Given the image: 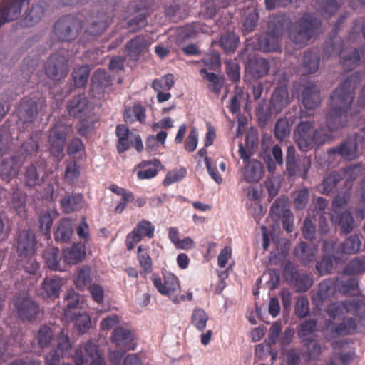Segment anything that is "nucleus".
Wrapping results in <instances>:
<instances>
[{
  "instance_id": "a878e982",
  "label": "nucleus",
  "mask_w": 365,
  "mask_h": 365,
  "mask_svg": "<svg viewBox=\"0 0 365 365\" xmlns=\"http://www.w3.org/2000/svg\"><path fill=\"white\" fill-rule=\"evenodd\" d=\"M339 277L328 278L319 284L317 297L321 302L331 297L336 292Z\"/></svg>"
},
{
  "instance_id": "b1692460",
  "label": "nucleus",
  "mask_w": 365,
  "mask_h": 365,
  "mask_svg": "<svg viewBox=\"0 0 365 365\" xmlns=\"http://www.w3.org/2000/svg\"><path fill=\"white\" fill-rule=\"evenodd\" d=\"M357 327L358 324L356 319L345 317L341 322L334 324L331 330L334 336H348L354 334Z\"/></svg>"
},
{
  "instance_id": "4468645a",
  "label": "nucleus",
  "mask_w": 365,
  "mask_h": 365,
  "mask_svg": "<svg viewBox=\"0 0 365 365\" xmlns=\"http://www.w3.org/2000/svg\"><path fill=\"white\" fill-rule=\"evenodd\" d=\"M111 340L117 347L124 352L135 349L133 335L128 329L121 327L115 328L112 333Z\"/></svg>"
},
{
  "instance_id": "6e6552de",
  "label": "nucleus",
  "mask_w": 365,
  "mask_h": 365,
  "mask_svg": "<svg viewBox=\"0 0 365 365\" xmlns=\"http://www.w3.org/2000/svg\"><path fill=\"white\" fill-rule=\"evenodd\" d=\"M14 309L22 320L31 322L42 312L40 306L27 296H19L14 299Z\"/></svg>"
},
{
  "instance_id": "338daca9",
  "label": "nucleus",
  "mask_w": 365,
  "mask_h": 365,
  "mask_svg": "<svg viewBox=\"0 0 365 365\" xmlns=\"http://www.w3.org/2000/svg\"><path fill=\"white\" fill-rule=\"evenodd\" d=\"M309 199V192L307 188L304 187L298 190L293 201L294 207L297 210H304Z\"/></svg>"
},
{
  "instance_id": "79ce46f5",
  "label": "nucleus",
  "mask_w": 365,
  "mask_h": 365,
  "mask_svg": "<svg viewBox=\"0 0 365 365\" xmlns=\"http://www.w3.org/2000/svg\"><path fill=\"white\" fill-rule=\"evenodd\" d=\"M361 60V53L357 48H351L340 58V63L344 70H352L359 65Z\"/></svg>"
},
{
  "instance_id": "c85d7f7f",
  "label": "nucleus",
  "mask_w": 365,
  "mask_h": 365,
  "mask_svg": "<svg viewBox=\"0 0 365 365\" xmlns=\"http://www.w3.org/2000/svg\"><path fill=\"white\" fill-rule=\"evenodd\" d=\"M263 165L258 160H251L245 166L244 179L249 183L257 182L263 174Z\"/></svg>"
},
{
  "instance_id": "412c9836",
  "label": "nucleus",
  "mask_w": 365,
  "mask_h": 365,
  "mask_svg": "<svg viewBox=\"0 0 365 365\" xmlns=\"http://www.w3.org/2000/svg\"><path fill=\"white\" fill-rule=\"evenodd\" d=\"M290 24L289 19L284 14H276L269 17L267 31L282 38Z\"/></svg>"
},
{
  "instance_id": "c9c22d12",
  "label": "nucleus",
  "mask_w": 365,
  "mask_h": 365,
  "mask_svg": "<svg viewBox=\"0 0 365 365\" xmlns=\"http://www.w3.org/2000/svg\"><path fill=\"white\" fill-rule=\"evenodd\" d=\"M43 14L44 8L41 4H33L21 24L26 27L33 26L40 21Z\"/></svg>"
},
{
  "instance_id": "58836bf2",
  "label": "nucleus",
  "mask_w": 365,
  "mask_h": 365,
  "mask_svg": "<svg viewBox=\"0 0 365 365\" xmlns=\"http://www.w3.org/2000/svg\"><path fill=\"white\" fill-rule=\"evenodd\" d=\"M341 180V175L336 171L327 173L320 185V192L324 195H329L336 187Z\"/></svg>"
},
{
  "instance_id": "e433bc0d",
  "label": "nucleus",
  "mask_w": 365,
  "mask_h": 365,
  "mask_svg": "<svg viewBox=\"0 0 365 365\" xmlns=\"http://www.w3.org/2000/svg\"><path fill=\"white\" fill-rule=\"evenodd\" d=\"M43 257L48 267L54 271H62L61 264V257L57 247H51L46 249Z\"/></svg>"
},
{
  "instance_id": "bf43d9fd",
  "label": "nucleus",
  "mask_w": 365,
  "mask_h": 365,
  "mask_svg": "<svg viewBox=\"0 0 365 365\" xmlns=\"http://www.w3.org/2000/svg\"><path fill=\"white\" fill-rule=\"evenodd\" d=\"M290 128L287 118H279L274 126V133L276 138L283 141L289 134Z\"/></svg>"
},
{
  "instance_id": "680f3d73",
  "label": "nucleus",
  "mask_w": 365,
  "mask_h": 365,
  "mask_svg": "<svg viewBox=\"0 0 365 365\" xmlns=\"http://www.w3.org/2000/svg\"><path fill=\"white\" fill-rule=\"evenodd\" d=\"M174 85V77L173 74L168 73L159 79L152 82V88L155 91H169Z\"/></svg>"
},
{
  "instance_id": "1a4fd4ad",
  "label": "nucleus",
  "mask_w": 365,
  "mask_h": 365,
  "mask_svg": "<svg viewBox=\"0 0 365 365\" xmlns=\"http://www.w3.org/2000/svg\"><path fill=\"white\" fill-rule=\"evenodd\" d=\"M363 136L359 133L349 136L340 145L327 150L329 155H339L344 159L352 160L356 157L358 143L361 142Z\"/></svg>"
},
{
  "instance_id": "a19ab883",
  "label": "nucleus",
  "mask_w": 365,
  "mask_h": 365,
  "mask_svg": "<svg viewBox=\"0 0 365 365\" xmlns=\"http://www.w3.org/2000/svg\"><path fill=\"white\" fill-rule=\"evenodd\" d=\"M345 0H318L317 9L326 17H330L336 12Z\"/></svg>"
},
{
  "instance_id": "f3484780",
  "label": "nucleus",
  "mask_w": 365,
  "mask_h": 365,
  "mask_svg": "<svg viewBox=\"0 0 365 365\" xmlns=\"http://www.w3.org/2000/svg\"><path fill=\"white\" fill-rule=\"evenodd\" d=\"M45 173L40 165L31 163L24 168V182L29 188L41 186L44 182Z\"/></svg>"
},
{
  "instance_id": "0e129e2a",
  "label": "nucleus",
  "mask_w": 365,
  "mask_h": 365,
  "mask_svg": "<svg viewBox=\"0 0 365 365\" xmlns=\"http://www.w3.org/2000/svg\"><path fill=\"white\" fill-rule=\"evenodd\" d=\"M12 197L9 202L11 208L16 212H20L26 203V195L24 192L18 188H12Z\"/></svg>"
},
{
  "instance_id": "69168bd1",
  "label": "nucleus",
  "mask_w": 365,
  "mask_h": 365,
  "mask_svg": "<svg viewBox=\"0 0 365 365\" xmlns=\"http://www.w3.org/2000/svg\"><path fill=\"white\" fill-rule=\"evenodd\" d=\"M317 322L314 319H308L301 324L299 336L304 341H309L308 336L314 333Z\"/></svg>"
},
{
  "instance_id": "7ed1b4c3",
  "label": "nucleus",
  "mask_w": 365,
  "mask_h": 365,
  "mask_svg": "<svg viewBox=\"0 0 365 365\" xmlns=\"http://www.w3.org/2000/svg\"><path fill=\"white\" fill-rule=\"evenodd\" d=\"M320 26L321 21L314 14L306 13L291 24L288 30L289 38L300 48L306 45Z\"/></svg>"
},
{
  "instance_id": "2eb2a0df",
  "label": "nucleus",
  "mask_w": 365,
  "mask_h": 365,
  "mask_svg": "<svg viewBox=\"0 0 365 365\" xmlns=\"http://www.w3.org/2000/svg\"><path fill=\"white\" fill-rule=\"evenodd\" d=\"M282 38L267 31L257 36L254 42V48L262 52H274L280 51Z\"/></svg>"
},
{
  "instance_id": "49530a36",
  "label": "nucleus",
  "mask_w": 365,
  "mask_h": 365,
  "mask_svg": "<svg viewBox=\"0 0 365 365\" xmlns=\"http://www.w3.org/2000/svg\"><path fill=\"white\" fill-rule=\"evenodd\" d=\"M36 339L38 346L43 349L47 347L53 340V332L49 327L46 325L41 326L37 332Z\"/></svg>"
},
{
  "instance_id": "3c124183",
  "label": "nucleus",
  "mask_w": 365,
  "mask_h": 365,
  "mask_svg": "<svg viewBox=\"0 0 365 365\" xmlns=\"http://www.w3.org/2000/svg\"><path fill=\"white\" fill-rule=\"evenodd\" d=\"M361 241L358 235H351L341 244V249L343 253L347 255L356 254L359 252Z\"/></svg>"
},
{
  "instance_id": "4c0bfd02",
  "label": "nucleus",
  "mask_w": 365,
  "mask_h": 365,
  "mask_svg": "<svg viewBox=\"0 0 365 365\" xmlns=\"http://www.w3.org/2000/svg\"><path fill=\"white\" fill-rule=\"evenodd\" d=\"M147 43L145 37L138 35L126 43L128 55L133 59H137L140 54L146 48Z\"/></svg>"
},
{
  "instance_id": "f8f14e48",
  "label": "nucleus",
  "mask_w": 365,
  "mask_h": 365,
  "mask_svg": "<svg viewBox=\"0 0 365 365\" xmlns=\"http://www.w3.org/2000/svg\"><path fill=\"white\" fill-rule=\"evenodd\" d=\"M35 236L29 230L21 231L16 240V252L19 257L26 258L35 252Z\"/></svg>"
},
{
  "instance_id": "c03bdc74",
  "label": "nucleus",
  "mask_w": 365,
  "mask_h": 365,
  "mask_svg": "<svg viewBox=\"0 0 365 365\" xmlns=\"http://www.w3.org/2000/svg\"><path fill=\"white\" fill-rule=\"evenodd\" d=\"M116 135L118 138L117 150L118 153H123L130 148L128 128L123 124L118 125L115 130Z\"/></svg>"
},
{
  "instance_id": "6ab92c4d",
  "label": "nucleus",
  "mask_w": 365,
  "mask_h": 365,
  "mask_svg": "<svg viewBox=\"0 0 365 365\" xmlns=\"http://www.w3.org/2000/svg\"><path fill=\"white\" fill-rule=\"evenodd\" d=\"M98 358H101L98 347L91 341L86 343L83 351L81 348L76 349L73 356L75 365H83L85 362L88 361V359L93 361Z\"/></svg>"
},
{
  "instance_id": "7c9ffc66",
  "label": "nucleus",
  "mask_w": 365,
  "mask_h": 365,
  "mask_svg": "<svg viewBox=\"0 0 365 365\" xmlns=\"http://www.w3.org/2000/svg\"><path fill=\"white\" fill-rule=\"evenodd\" d=\"M61 205L66 213L80 210L83 206V196L81 194H67L61 200Z\"/></svg>"
},
{
  "instance_id": "a211bd4d",
  "label": "nucleus",
  "mask_w": 365,
  "mask_h": 365,
  "mask_svg": "<svg viewBox=\"0 0 365 365\" xmlns=\"http://www.w3.org/2000/svg\"><path fill=\"white\" fill-rule=\"evenodd\" d=\"M66 108L69 115L82 118L89 111V101L84 95L75 96L68 102Z\"/></svg>"
},
{
  "instance_id": "8fccbe9b",
  "label": "nucleus",
  "mask_w": 365,
  "mask_h": 365,
  "mask_svg": "<svg viewBox=\"0 0 365 365\" xmlns=\"http://www.w3.org/2000/svg\"><path fill=\"white\" fill-rule=\"evenodd\" d=\"M208 315L202 308L194 309L192 316L191 322L193 326L200 331H202L206 328Z\"/></svg>"
},
{
  "instance_id": "052dcab7",
  "label": "nucleus",
  "mask_w": 365,
  "mask_h": 365,
  "mask_svg": "<svg viewBox=\"0 0 365 365\" xmlns=\"http://www.w3.org/2000/svg\"><path fill=\"white\" fill-rule=\"evenodd\" d=\"M71 347L72 344L69 336L63 331L60 332L56 336V347H53V349L64 356Z\"/></svg>"
},
{
  "instance_id": "774afa93",
  "label": "nucleus",
  "mask_w": 365,
  "mask_h": 365,
  "mask_svg": "<svg viewBox=\"0 0 365 365\" xmlns=\"http://www.w3.org/2000/svg\"><path fill=\"white\" fill-rule=\"evenodd\" d=\"M53 222V218L49 212H41L38 218L39 230L45 235L50 236L51 228Z\"/></svg>"
},
{
  "instance_id": "473e14b6",
  "label": "nucleus",
  "mask_w": 365,
  "mask_h": 365,
  "mask_svg": "<svg viewBox=\"0 0 365 365\" xmlns=\"http://www.w3.org/2000/svg\"><path fill=\"white\" fill-rule=\"evenodd\" d=\"M302 103L307 109H313L319 103V95L315 85L304 87L302 92Z\"/></svg>"
},
{
  "instance_id": "2f4dec72",
  "label": "nucleus",
  "mask_w": 365,
  "mask_h": 365,
  "mask_svg": "<svg viewBox=\"0 0 365 365\" xmlns=\"http://www.w3.org/2000/svg\"><path fill=\"white\" fill-rule=\"evenodd\" d=\"M92 281L91 269L89 266L84 265L78 269L73 282L79 290H86L93 284Z\"/></svg>"
},
{
  "instance_id": "a18cd8bd",
  "label": "nucleus",
  "mask_w": 365,
  "mask_h": 365,
  "mask_svg": "<svg viewBox=\"0 0 365 365\" xmlns=\"http://www.w3.org/2000/svg\"><path fill=\"white\" fill-rule=\"evenodd\" d=\"M90 75V68L88 65L76 68L72 72V78L75 86L84 87L88 82Z\"/></svg>"
},
{
  "instance_id": "e2e57ef3",
  "label": "nucleus",
  "mask_w": 365,
  "mask_h": 365,
  "mask_svg": "<svg viewBox=\"0 0 365 365\" xmlns=\"http://www.w3.org/2000/svg\"><path fill=\"white\" fill-rule=\"evenodd\" d=\"M225 72L232 83H237L240 80V66L235 60L226 61Z\"/></svg>"
},
{
  "instance_id": "4d7b16f0",
  "label": "nucleus",
  "mask_w": 365,
  "mask_h": 365,
  "mask_svg": "<svg viewBox=\"0 0 365 365\" xmlns=\"http://www.w3.org/2000/svg\"><path fill=\"white\" fill-rule=\"evenodd\" d=\"M313 284V279L309 274L299 273L291 285L296 287L297 292H307Z\"/></svg>"
},
{
  "instance_id": "6e6d98bb",
  "label": "nucleus",
  "mask_w": 365,
  "mask_h": 365,
  "mask_svg": "<svg viewBox=\"0 0 365 365\" xmlns=\"http://www.w3.org/2000/svg\"><path fill=\"white\" fill-rule=\"evenodd\" d=\"M200 73H205V78L211 83L210 90L215 94H219L225 83L224 78L222 76H217L215 73L206 72L205 69H201Z\"/></svg>"
},
{
  "instance_id": "09e8293b",
  "label": "nucleus",
  "mask_w": 365,
  "mask_h": 365,
  "mask_svg": "<svg viewBox=\"0 0 365 365\" xmlns=\"http://www.w3.org/2000/svg\"><path fill=\"white\" fill-rule=\"evenodd\" d=\"M316 269L320 276L329 274L333 270V256L329 254H324L322 259L317 261Z\"/></svg>"
},
{
  "instance_id": "5fc2aeb1",
  "label": "nucleus",
  "mask_w": 365,
  "mask_h": 365,
  "mask_svg": "<svg viewBox=\"0 0 365 365\" xmlns=\"http://www.w3.org/2000/svg\"><path fill=\"white\" fill-rule=\"evenodd\" d=\"M338 225L340 227L341 232L344 234H349L354 229V220L353 216L349 212H344L338 217Z\"/></svg>"
},
{
  "instance_id": "c756f323",
  "label": "nucleus",
  "mask_w": 365,
  "mask_h": 365,
  "mask_svg": "<svg viewBox=\"0 0 365 365\" xmlns=\"http://www.w3.org/2000/svg\"><path fill=\"white\" fill-rule=\"evenodd\" d=\"M343 52V41L336 34H332L323 44V53L327 58L337 56Z\"/></svg>"
},
{
  "instance_id": "9d476101",
  "label": "nucleus",
  "mask_w": 365,
  "mask_h": 365,
  "mask_svg": "<svg viewBox=\"0 0 365 365\" xmlns=\"http://www.w3.org/2000/svg\"><path fill=\"white\" fill-rule=\"evenodd\" d=\"M155 226L148 220L140 221L126 237V247L131 250L142 240L143 237L151 239L154 237Z\"/></svg>"
},
{
  "instance_id": "de8ad7c7",
  "label": "nucleus",
  "mask_w": 365,
  "mask_h": 365,
  "mask_svg": "<svg viewBox=\"0 0 365 365\" xmlns=\"http://www.w3.org/2000/svg\"><path fill=\"white\" fill-rule=\"evenodd\" d=\"M344 270L349 275H357L365 273V255L352 259Z\"/></svg>"
},
{
  "instance_id": "ea45409f",
  "label": "nucleus",
  "mask_w": 365,
  "mask_h": 365,
  "mask_svg": "<svg viewBox=\"0 0 365 365\" xmlns=\"http://www.w3.org/2000/svg\"><path fill=\"white\" fill-rule=\"evenodd\" d=\"M239 43V37L233 31H226L220 38V46L226 53H234Z\"/></svg>"
},
{
  "instance_id": "aec40b11",
  "label": "nucleus",
  "mask_w": 365,
  "mask_h": 365,
  "mask_svg": "<svg viewBox=\"0 0 365 365\" xmlns=\"http://www.w3.org/2000/svg\"><path fill=\"white\" fill-rule=\"evenodd\" d=\"M62 282L59 277H46L43 279L38 291V294L43 299L58 297Z\"/></svg>"
},
{
  "instance_id": "f257e3e1",
  "label": "nucleus",
  "mask_w": 365,
  "mask_h": 365,
  "mask_svg": "<svg viewBox=\"0 0 365 365\" xmlns=\"http://www.w3.org/2000/svg\"><path fill=\"white\" fill-rule=\"evenodd\" d=\"M361 81L359 71L346 78L331 95L330 109L326 115V125L321 126L330 133L346 126L348 112L355 96V89Z\"/></svg>"
},
{
  "instance_id": "ddd939ff",
  "label": "nucleus",
  "mask_w": 365,
  "mask_h": 365,
  "mask_svg": "<svg viewBox=\"0 0 365 365\" xmlns=\"http://www.w3.org/2000/svg\"><path fill=\"white\" fill-rule=\"evenodd\" d=\"M152 281L158 291L164 295H172L179 289L180 285L178 278L170 272L164 274V282L161 278L155 274L152 275Z\"/></svg>"
},
{
  "instance_id": "37998d69",
  "label": "nucleus",
  "mask_w": 365,
  "mask_h": 365,
  "mask_svg": "<svg viewBox=\"0 0 365 365\" xmlns=\"http://www.w3.org/2000/svg\"><path fill=\"white\" fill-rule=\"evenodd\" d=\"M70 315L72 316L74 325L79 332L85 333L91 327V321L89 315L85 312L73 311Z\"/></svg>"
},
{
  "instance_id": "393cba45",
  "label": "nucleus",
  "mask_w": 365,
  "mask_h": 365,
  "mask_svg": "<svg viewBox=\"0 0 365 365\" xmlns=\"http://www.w3.org/2000/svg\"><path fill=\"white\" fill-rule=\"evenodd\" d=\"M86 257V245L84 242L73 243L71 247L63 250V257L68 264H75L82 261Z\"/></svg>"
},
{
  "instance_id": "dca6fc26",
  "label": "nucleus",
  "mask_w": 365,
  "mask_h": 365,
  "mask_svg": "<svg viewBox=\"0 0 365 365\" xmlns=\"http://www.w3.org/2000/svg\"><path fill=\"white\" fill-rule=\"evenodd\" d=\"M269 71V61L263 58L254 57L245 63V75H249L254 79L266 76Z\"/></svg>"
},
{
  "instance_id": "72a5a7b5",
  "label": "nucleus",
  "mask_w": 365,
  "mask_h": 365,
  "mask_svg": "<svg viewBox=\"0 0 365 365\" xmlns=\"http://www.w3.org/2000/svg\"><path fill=\"white\" fill-rule=\"evenodd\" d=\"M289 103V93L284 87H279L274 90L271 98V105L276 113L281 112Z\"/></svg>"
},
{
  "instance_id": "bb28decb",
  "label": "nucleus",
  "mask_w": 365,
  "mask_h": 365,
  "mask_svg": "<svg viewBox=\"0 0 365 365\" xmlns=\"http://www.w3.org/2000/svg\"><path fill=\"white\" fill-rule=\"evenodd\" d=\"M316 248L307 244L304 241H301L294 248V256L304 264L307 265L312 262L316 255Z\"/></svg>"
},
{
  "instance_id": "13d9d810",
  "label": "nucleus",
  "mask_w": 365,
  "mask_h": 365,
  "mask_svg": "<svg viewBox=\"0 0 365 365\" xmlns=\"http://www.w3.org/2000/svg\"><path fill=\"white\" fill-rule=\"evenodd\" d=\"M286 168L289 176L296 175L299 170V165L297 164L295 157V148L293 146H289L286 152Z\"/></svg>"
},
{
  "instance_id": "4be33fe9",
  "label": "nucleus",
  "mask_w": 365,
  "mask_h": 365,
  "mask_svg": "<svg viewBox=\"0 0 365 365\" xmlns=\"http://www.w3.org/2000/svg\"><path fill=\"white\" fill-rule=\"evenodd\" d=\"M38 114L37 103L33 99L24 98L21 102L18 115L19 119L24 123H32Z\"/></svg>"
},
{
  "instance_id": "f704fd0d",
  "label": "nucleus",
  "mask_w": 365,
  "mask_h": 365,
  "mask_svg": "<svg viewBox=\"0 0 365 365\" xmlns=\"http://www.w3.org/2000/svg\"><path fill=\"white\" fill-rule=\"evenodd\" d=\"M319 56L317 53L312 51L305 52L301 64V71L303 74L316 72L319 66Z\"/></svg>"
},
{
  "instance_id": "cd10ccee",
  "label": "nucleus",
  "mask_w": 365,
  "mask_h": 365,
  "mask_svg": "<svg viewBox=\"0 0 365 365\" xmlns=\"http://www.w3.org/2000/svg\"><path fill=\"white\" fill-rule=\"evenodd\" d=\"M39 150V142L38 138L30 135L26 140H25L20 148L15 153L19 158L22 159V163L28 158H32L35 155Z\"/></svg>"
},
{
  "instance_id": "423d86ee",
  "label": "nucleus",
  "mask_w": 365,
  "mask_h": 365,
  "mask_svg": "<svg viewBox=\"0 0 365 365\" xmlns=\"http://www.w3.org/2000/svg\"><path fill=\"white\" fill-rule=\"evenodd\" d=\"M72 133V127L61 121H56L50 128L48 143L51 153L61 160L63 156V150L67 138Z\"/></svg>"
},
{
  "instance_id": "5701e85b",
  "label": "nucleus",
  "mask_w": 365,
  "mask_h": 365,
  "mask_svg": "<svg viewBox=\"0 0 365 365\" xmlns=\"http://www.w3.org/2000/svg\"><path fill=\"white\" fill-rule=\"evenodd\" d=\"M73 234V225L69 218H63L57 224L54 232V240L57 242L68 243Z\"/></svg>"
},
{
  "instance_id": "f03ea898",
  "label": "nucleus",
  "mask_w": 365,
  "mask_h": 365,
  "mask_svg": "<svg viewBox=\"0 0 365 365\" xmlns=\"http://www.w3.org/2000/svg\"><path fill=\"white\" fill-rule=\"evenodd\" d=\"M296 143L302 152L312 150L315 146L319 148L331 139L329 131L321 126L314 130L312 121H301L294 133Z\"/></svg>"
},
{
  "instance_id": "20e7f679",
  "label": "nucleus",
  "mask_w": 365,
  "mask_h": 365,
  "mask_svg": "<svg viewBox=\"0 0 365 365\" xmlns=\"http://www.w3.org/2000/svg\"><path fill=\"white\" fill-rule=\"evenodd\" d=\"M82 29L83 20L78 16L67 14L55 21L53 34L58 41L71 43L78 37Z\"/></svg>"
},
{
  "instance_id": "39448f33",
  "label": "nucleus",
  "mask_w": 365,
  "mask_h": 365,
  "mask_svg": "<svg viewBox=\"0 0 365 365\" xmlns=\"http://www.w3.org/2000/svg\"><path fill=\"white\" fill-rule=\"evenodd\" d=\"M102 3H106V12L98 11L85 19L84 33L91 37L101 35L110 24L113 17L114 6L116 0H101Z\"/></svg>"
},
{
  "instance_id": "9b49d317",
  "label": "nucleus",
  "mask_w": 365,
  "mask_h": 365,
  "mask_svg": "<svg viewBox=\"0 0 365 365\" xmlns=\"http://www.w3.org/2000/svg\"><path fill=\"white\" fill-rule=\"evenodd\" d=\"M22 164V159L16 154L2 155L0 158V178L9 182L18 174Z\"/></svg>"
},
{
  "instance_id": "864d4df0",
  "label": "nucleus",
  "mask_w": 365,
  "mask_h": 365,
  "mask_svg": "<svg viewBox=\"0 0 365 365\" xmlns=\"http://www.w3.org/2000/svg\"><path fill=\"white\" fill-rule=\"evenodd\" d=\"M287 199L285 197L277 198L270 207V215L274 220H278L287 211H290L287 207Z\"/></svg>"
},
{
  "instance_id": "603ef678",
  "label": "nucleus",
  "mask_w": 365,
  "mask_h": 365,
  "mask_svg": "<svg viewBox=\"0 0 365 365\" xmlns=\"http://www.w3.org/2000/svg\"><path fill=\"white\" fill-rule=\"evenodd\" d=\"M66 151L72 158H81L85 153V145L79 138H73L68 144Z\"/></svg>"
},
{
  "instance_id": "0eeeda50",
  "label": "nucleus",
  "mask_w": 365,
  "mask_h": 365,
  "mask_svg": "<svg viewBox=\"0 0 365 365\" xmlns=\"http://www.w3.org/2000/svg\"><path fill=\"white\" fill-rule=\"evenodd\" d=\"M46 75L53 81L65 78L69 72L68 59L61 51L49 56L44 65Z\"/></svg>"
}]
</instances>
